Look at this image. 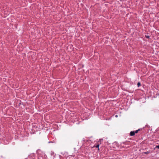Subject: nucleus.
<instances>
[{"mask_svg": "<svg viewBox=\"0 0 159 159\" xmlns=\"http://www.w3.org/2000/svg\"><path fill=\"white\" fill-rule=\"evenodd\" d=\"M137 86L138 87H139L141 85V83L140 82H138L137 83Z\"/></svg>", "mask_w": 159, "mask_h": 159, "instance_id": "f03ea898", "label": "nucleus"}, {"mask_svg": "<svg viewBox=\"0 0 159 159\" xmlns=\"http://www.w3.org/2000/svg\"><path fill=\"white\" fill-rule=\"evenodd\" d=\"M156 148H157L158 149H159V145H158V146H157L156 147Z\"/></svg>", "mask_w": 159, "mask_h": 159, "instance_id": "423d86ee", "label": "nucleus"}, {"mask_svg": "<svg viewBox=\"0 0 159 159\" xmlns=\"http://www.w3.org/2000/svg\"><path fill=\"white\" fill-rule=\"evenodd\" d=\"M139 130H140L139 129H138V130H136L135 131H134L135 134L137 133H138V131H139Z\"/></svg>", "mask_w": 159, "mask_h": 159, "instance_id": "7ed1b4c3", "label": "nucleus"}, {"mask_svg": "<svg viewBox=\"0 0 159 159\" xmlns=\"http://www.w3.org/2000/svg\"><path fill=\"white\" fill-rule=\"evenodd\" d=\"M99 144H97L96 146V147L97 148H98V150H99Z\"/></svg>", "mask_w": 159, "mask_h": 159, "instance_id": "20e7f679", "label": "nucleus"}, {"mask_svg": "<svg viewBox=\"0 0 159 159\" xmlns=\"http://www.w3.org/2000/svg\"><path fill=\"white\" fill-rule=\"evenodd\" d=\"M135 134L134 131H131L130 132L129 134V135L130 136H133Z\"/></svg>", "mask_w": 159, "mask_h": 159, "instance_id": "f257e3e1", "label": "nucleus"}, {"mask_svg": "<svg viewBox=\"0 0 159 159\" xmlns=\"http://www.w3.org/2000/svg\"><path fill=\"white\" fill-rule=\"evenodd\" d=\"M145 37H146L147 38H148V39H149L150 37L148 36H147V35H146L145 36Z\"/></svg>", "mask_w": 159, "mask_h": 159, "instance_id": "0eeeda50", "label": "nucleus"}, {"mask_svg": "<svg viewBox=\"0 0 159 159\" xmlns=\"http://www.w3.org/2000/svg\"><path fill=\"white\" fill-rule=\"evenodd\" d=\"M149 152L148 151L147 152H144V153L145 154H148L149 153Z\"/></svg>", "mask_w": 159, "mask_h": 159, "instance_id": "39448f33", "label": "nucleus"}, {"mask_svg": "<svg viewBox=\"0 0 159 159\" xmlns=\"http://www.w3.org/2000/svg\"><path fill=\"white\" fill-rule=\"evenodd\" d=\"M116 117H117V115H116V116H115Z\"/></svg>", "mask_w": 159, "mask_h": 159, "instance_id": "6e6552de", "label": "nucleus"}]
</instances>
